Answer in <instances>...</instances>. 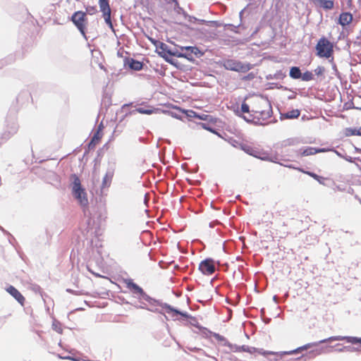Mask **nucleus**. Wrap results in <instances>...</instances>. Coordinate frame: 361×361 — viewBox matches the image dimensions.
Instances as JSON below:
<instances>
[{
  "label": "nucleus",
  "instance_id": "c03bdc74",
  "mask_svg": "<svg viewBox=\"0 0 361 361\" xmlns=\"http://www.w3.org/2000/svg\"><path fill=\"white\" fill-rule=\"evenodd\" d=\"M154 306H156V304L154 305ZM142 308L147 309L151 312H157V309L154 308V305H151V307L149 308L146 307L145 306H142Z\"/></svg>",
  "mask_w": 361,
  "mask_h": 361
},
{
  "label": "nucleus",
  "instance_id": "72a5a7b5",
  "mask_svg": "<svg viewBox=\"0 0 361 361\" xmlns=\"http://www.w3.org/2000/svg\"><path fill=\"white\" fill-rule=\"evenodd\" d=\"M103 17L104 18L105 23L109 25V27L114 30V26L111 20V13L104 14Z\"/></svg>",
  "mask_w": 361,
  "mask_h": 361
},
{
  "label": "nucleus",
  "instance_id": "bb28decb",
  "mask_svg": "<svg viewBox=\"0 0 361 361\" xmlns=\"http://www.w3.org/2000/svg\"><path fill=\"white\" fill-rule=\"evenodd\" d=\"M140 300H144L149 302L150 305H154L155 304L158 303L157 300L152 298L150 296H149L145 291L142 292V293L138 297Z\"/></svg>",
  "mask_w": 361,
  "mask_h": 361
},
{
  "label": "nucleus",
  "instance_id": "6e6d98bb",
  "mask_svg": "<svg viewBox=\"0 0 361 361\" xmlns=\"http://www.w3.org/2000/svg\"><path fill=\"white\" fill-rule=\"evenodd\" d=\"M353 0H347L348 5L350 6Z\"/></svg>",
  "mask_w": 361,
  "mask_h": 361
},
{
  "label": "nucleus",
  "instance_id": "dca6fc26",
  "mask_svg": "<svg viewBox=\"0 0 361 361\" xmlns=\"http://www.w3.org/2000/svg\"><path fill=\"white\" fill-rule=\"evenodd\" d=\"M353 20V16L351 13L348 12L342 13L340 15L338 23L342 26H345L349 25Z\"/></svg>",
  "mask_w": 361,
  "mask_h": 361
},
{
  "label": "nucleus",
  "instance_id": "f3484780",
  "mask_svg": "<svg viewBox=\"0 0 361 361\" xmlns=\"http://www.w3.org/2000/svg\"><path fill=\"white\" fill-rule=\"evenodd\" d=\"M164 307L166 310V312L169 314L172 313V317L176 316V315H181L183 317L189 318V315L187 312H183L178 310L174 309L171 305L168 304H164Z\"/></svg>",
  "mask_w": 361,
  "mask_h": 361
},
{
  "label": "nucleus",
  "instance_id": "9d476101",
  "mask_svg": "<svg viewBox=\"0 0 361 361\" xmlns=\"http://www.w3.org/2000/svg\"><path fill=\"white\" fill-rule=\"evenodd\" d=\"M18 126L16 123H13L11 126V130L4 132L0 135V146L6 142L13 134L17 132Z\"/></svg>",
  "mask_w": 361,
  "mask_h": 361
},
{
  "label": "nucleus",
  "instance_id": "de8ad7c7",
  "mask_svg": "<svg viewBox=\"0 0 361 361\" xmlns=\"http://www.w3.org/2000/svg\"><path fill=\"white\" fill-rule=\"evenodd\" d=\"M348 348H350V346H344L342 348L337 349L338 352H343L344 350H348Z\"/></svg>",
  "mask_w": 361,
  "mask_h": 361
},
{
  "label": "nucleus",
  "instance_id": "58836bf2",
  "mask_svg": "<svg viewBox=\"0 0 361 361\" xmlns=\"http://www.w3.org/2000/svg\"><path fill=\"white\" fill-rule=\"evenodd\" d=\"M200 125L201 126V127L205 130H207L213 133H215L216 135H219L218 133L213 128H212L209 125L208 123H200Z\"/></svg>",
  "mask_w": 361,
  "mask_h": 361
},
{
  "label": "nucleus",
  "instance_id": "423d86ee",
  "mask_svg": "<svg viewBox=\"0 0 361 361\" xmlns=\"http://www.w3.org/2000/svg\"><path fill=\"white\" fill-rule=\"evenodd\" d=\"M71 20L75 24V25L77 27V28L79 30L80 33L82 35V36L86 38L85 35V13L82 11H76L75 12L72 17Z\"/></svg>",
  "mask_w": 361,
  "mask_h": 361
},
{
  "label": "nucleus",
  "instance_id": "5fc2aeb1",
  "mask_svg": "<svg viewBox=\"0 0 361 361\" xmlns=\"http://www.w3.org/2000/svg\"><path fill=\"white\" fill-rule=\"evenodd\" d=\"M149 39H150V41H151L154 44H157V41H156V40H154V39H152V38H150Z\"/></svg>",
  "mask_w": 361,
  "mask_h": 361
},
{
  "label": "nucleus",
  "instance_id": "ddd939ff",
  "mask_svg": "<svg viewBox=\"0 0 361 361\" xmlns=\"http://www.w3.org/2000/svg\"><path fill=\"white\" fill-rule=\"evenodd\" d=\"M325 152H327V149L325 148H316V147H308L304 149H301L300 154L302 156L306 157V156H309V155H313L317 153Z\"/></svg>",
  "mask_w": 361,
  "mask_h": 361
},
{
  "label": "nucleus",
  "instance_id": "f8f14e48",
  "mask_svg": "<svg viewBox=\"0 0 361 361\" xmlns=\"http://www.w3.org/2000/svg\"><path fill=\"white\" fill-rule=\"evenodd\" d=\"M335 0H312L313 3L324 8V10H331L334 8Z\"/></svg>",
  "mask_w": 361,
  "mask_h": 361
},
{
  "label": "nucleus",
  "instance_id": "79ce46f5",
  "mask_svg": "<svg viewBox=\"0 0 361 361\" xmlns=\"http://www.w3.org/2000/svg\"><path fill=\"white\" fill-rule=\"evenodd\" d=\"M86 11L90 15H93L97 12V8L95 6H88L86 8Z\"/></svg>",
  "mask_w": 361,
  "mask_h": 361
},
{
  "label": "nucleus",
  "instance_id": "c756f323",
  "mask_svg": "<svg viewBox=\"0 0 361 361\" xmlns=\"http://www.w3.org/2000/svg\"><path fill=\"white\" fill-rule=\"evenodd\" d=\"M303 81H310L314 79V76L312 72L307 71L302 74L300 78Z\"/></svg>",
  "mask_w": 361,
  "mask_h": 361
},
{
  "label": "nucleus",
  "instance_id": "b1692460",
  "mask_svg": "<svg viewBox=\"0 0 361 361\" xmlns=\"http://www.w3.org/2000/svg\"><path fill=\"white\" fill-rule=\"evenodd\" d=\"M300 143V140L298 137H291L283 140L281 143L282 147L294 146Z\"/></svg>",
  "mask_w": 361,
  "mask_h": 361
},
{
  "label": "nucleus",
  "instance_id": "f257e3e1",
  "mask_svg": "<svg viewBox=\"0 0 361 361\" xmlns=\"http://www.w3.org/2000/svg\"><path fill=\"white\" fill-rule=\"evenodd\" d=\"M335 341H345L347 343H350L352 344H360L361 345V338L355 337V336H331L329 338L321 340L317 342L310 343L305 344L301 347H299L295 350L290 351H283L280 353H274L272 351H263L261 353L264 355H271L274 356V358H270L271 361H277L279 359H281L282 357L285 355H293L301 352L302 350H307L310 348L317 346L319 344L324 343L327 342H331Z\"/></svg>",
  "mask_w": 361,
  "mask_h": 361
},
{
  "label": "nucleus",
  "instance_id": "e433bc0d",
  "mask_svg": "<svg viewBox=\"0 0 361 361\" xmlns=\"http://www.w3.org/2000/svg\"><path fill=\"white\" fill-rule=\"evenodd\" d=\"M135 111L142 114H147V115H149L153 112V111L151 109H145L142 107H139V108L136 109L135 110Z\"/></svg>",
  "mask_w": 361,
  "mask_h": 361
},
{
  "label": "nucleus",
  "instance_id": "09e8293b",
  "mask_svg": "<svg viewBox=\"0 0 361 361\" xmlns=\"http://www.w3.org/2000/svg\"><path fill=\"white\" fill-rule=\"evenodd\" d=\"M343 159H345L346 161H348V162H350V163L354 161L353 158H352L351 157H348V156L344 157Z\"/></svg>",
  "mask_w": 361,
  "mask_h": 361
},
{
  "label": "nucleus",
  "instance_id": "f03ea898",
  "mask_svg": "<svg viewBox=\"0 0 361 361\" xmlns=\"http://www.w3.org/2000/svg\"><path fill=\"white\" fill-rule=\"evenodd\" d=\"M259 105L260 107H264L265 109H261L260 108H253L251 111L252 114H249L248 116H243V118L247 122L252 123L255 125L265 126L269 123L266 121L270 118L272 115V108L269 102L267 99H260L259 101Z\"/></svg>",
  "mask_w": 361,
  "mask_h": 361
},
{
  "label": "nucleus",
  "instance_id": "aec40b11",
  "mask_svg": "<svg viewBox=\"0 0 361 361\" xmlns=\"http://www.w3.org/2000/svg\"><path fill=\"white\" fill-rule=\"evenodd\" d=\"M300 111L298 109H293L292 111H288L285 114H281V119H293L299 117Z\"/></svg>",
  "mask_w": 361,
  "mask_h": 361
},
{
  "label": "nucleus",
  "instance_id": "20e7f679",
  "mask_svg": "<svg viewBox=\"0 0 361 361\" xmlns=\"http://www.w3.org/2000/svg\"><path fill=\"white\" fill-rule=\"evenodd\" d=\"M224 67L226 70L246 73L252 68V66L248 63H243L234 59H227L224 62Z\"/></svg>",
  "mask_w": 361,
  "mask_h": 361
},
{
  "label": "nucleus",
  "instance_id": "13d9d810",
  "mask_svg": "<svg viewBox=\"0 0 361 361\" xmlns=\"http://www.w3.org/2000/svg\"><path fill=\"white\" fill-rule=\"evenodd\" d=\"M269 321H270V319H266L265 322L268 323V322H269Z\"/></svg>",
  "mask_w": 361,
  "mask_h": 361
},
{
  "label": "nucleus",
  "instance_id": "2f4dec72",
  "mask_svg": "<svg viewBox=\"0 0 361 361\" xmlns=\"http://www.w3.org/2000/svg\"><path fill=\"white\" fill-rule=\"evenodd\" d=\"M101 137L102 136L100 135V132H99V130H97V132L94 134L89 145L90 146L92 145H94L96 144V142H97L100 140Z\"/></svg>",
  "mask_w": 361,
  "mask_h": 361
},
{
  "label": "nucleus",
  "instance_id": "8fccbe9b",
  "mask_svg": "<svg viewBox=\"0 0 361 361\" xmlns=\"http://www.w3.org/2000/svg\"><path fill=\"white\" fill-rule=\"evenodd\" d=\"M360 350L358 348H355V347H351L350 346V348H348V351H358Z\"/></svg>",
  "mask_w": 361,
  "mask_h": 361
},
{
  "label": "nucleus",
  "instance_id": "c85d7f7f",
  "mask_svg": "<svg viewBox=\"0 0 361 361\" xmlns=\"http://www.w3.org/2000/svg\"><path fill=\"white\" fill-rule=\"evenodd\" d=\"M168 55L177 56L178 58L187 57L189 56L188 54H183V51H178V50H173L171 49H170V51H168Z\"/></svg>",
  "mask_w": 361,
  "mask_h": 361
},
{
  "label": "nucleus",
  "instance_id": "a19ab883",
  "mask_svg": "<svg viewBox=\"0 0 361 361\" xmlns=\"http://www.w3.org/2000/svg\"><path fill=\"white\" fill-rule=\"evenodd\" d=\"M241 111L243 113H250V106L247 104L245 102L242 103L241 104Z\"/></svg>",
  "mask_w": 361,
  "mask_h": 361
},
{
  "label": "nucleus",
  "instance_id": "2eb2a0df",
  "mask_svg": "<svg viewBox=\"0 0 361 361\" xmlns=\"http://www.w3.org/2000/svg\"><path fill=\"white\" fill-rule=\"evenodd\" d=\"M126 285H127V288H129L134 295H136L137 296V298L144 291L141 287H140L138 285L135 283L132 280H128L126 282Z\"/></svg>",
  "mask_w": 361,
  "mask_h": 361
},
{
  "label": "nucleus",
  "instance_id": "6ab92c4d",
  "mask_svg": "<svg viewBox=\"0 0 361 361\" xmlns=\"http://www.w3.org/2000/svg\"><path fill=\"white\" fill-rule=\"evenodd\" d=\"M128 67L134 71H140L142 69L143 63L133 59H130L127 61Z\"/></svg>",
  "mask_w": 361,
  "mask_h": 361
},
{
  "label": "nucleus",
  "instance_id": "473e14b6",
  "mask_svg": "<svg viewBox=\"0 0 361 361\" xmlns=\"http://www.w3.org/2000/svg\"><path fill=\"white\" fill-rule=\"evenodd\" d=\"M224 345L229 347V348L234 351V352H240L241 346L237 345L235 344H231L228 341H226V343H224Z\"/></svg>",
  "mask_w": 361,
  "mask_h": 361
},
{
  "label": "nucleus",
  "instance_id": "680f3d73",
  "mask_svg": "<svg viewBox=\"0 0 361 361\" xmlns=\"http://www.w3.org/2000/svg\"><path fill=\"white\" fill-rule=\"evenodd\" d=\"M357 109L361 110V107H357Z\"/></svg>",
  "mask_w": 361,
  "mask_h": 361
},
{
  "label": "nucleus",
  "instance_id": "f704fd0d",
  "mask_svg": "<svg viewBox=\"0 0 361 361\" xmlns=\"http://www.w3.org/2000/svg\"><path fill=\"white\" fill-rule=\"evenodd\" d=\"M347 131L348 133H347L348 135H360L361 136V128L359 129H353V128H348Z\"/></svg>",
  "mask_w": 361,
  "mask_h": 361
},
{
  "label": "nucleus",
  "instance_id": "4d7b16f0",
  "mask_svg": "<svg viewBox=\"0 0 361 361\" xmlns=\"http://www.w3.org/2000/svg\"><path fill=\"white\" fill-rule=\"evenodd\" d=\"M243 13V11H241L240 12V18H241V16H242Z\"/></svg>",
  "mask_w": 361,
  "mask_h": 361
},
{
  "label": "nucleus",
  "instance_id": "9b49d317",
  "mask_svg": "<svg viewBox=\"0 0 361 361\" xmlns=\"http://www.w3.org/2000/svg\"><path fill=\"white\" fill-rule=\"evenodd\" d=\"M6 291L12 295L20 305H23L25 298L23 295L13 286H9L6 288Z\"/></svg>",
  "mask_w": 361,
  "mask_h": 361
},
{
  "label": "nucleus",
  "instance_id": "4be33fe9",
  "mask_svg": "<svg viewBox=\"0 0 361 361\" xmlns=\"http://www.w3.org/2000/svg\"><path fill=\"white\" fill-rule=\"evenodd\" d=\"M73 194H75L78 192H82V190H85L82 187L80 184V180L78 176L75 175H73Z\"/></svg>",
  "mask_w": 361,
  "mask_h": 361
},
{
  "label": "nucleus",
  "instance_id": "7ed1b4c3",
  "mask_svg": "<svg viewBox=\"0 0 361 361\" xmlns=\"http://www.w3.org/2000/svg\"><path fill=\"white\" fill-rule=\"evenodd\" d=\"M316 50L318 56L329 59L333 55L334 45L329 39L323 37L318 41L316 45Z\"/></svg>",
  "mask_w": 361,
  "mask_h": 361
},
{
  "label": "nucleus",
  "instance_id": "a211bd4d",
  "mask_svg": "<svg viewBox=\"0 0 361 361\" xmlns=\"http://www.w3.org/2000/svg\"><path fill=\"white\" fill-rule=\"evenodd\" d=\"M191 114L192 115H190V116H192L194 118H198L200 120L207 121L211 122V123L216 122V119L212 116H211V115L206 114H204V113L198 114V113L195 112V111H191Z\"/></svg>",
  "mask_w": 361,
  "mask_h": 361
},
{
  "label": "nucleus",
  "instance_id": "052dcab7",
  "mask_svg": "<svg viewBox=\"0 0 361 361\" xmlns=\"http://www.w3.org/2000/svg\"><path fill=\"white\" fill-rule=\"evenodd\" d=\"M128 106V104H124V105L123 106V108H124V107H125V106Z\"/></svg>",
  "mask_w": 361,
  "mask_h": 361
},
{
  "label": "nucleus",
  "instance_id": "393cba45",
  "mask_svg": "<svg viewBox=\"0 0 361 361\" xmlns=\"http://www.w3.org/2000/svg\"><path fill=\"white\" fill-rule=\"evenodd\" d=\"M243 150L247 154L256 157L257 156H259V149L253 148L251 146L245 145L242 147Z\"/></svg>",
  "mask_w": 361,
  "mask_h": 361
},
{
  "label": "nucleus",
  "instance_id": "e2e57ef3",
  "mask_svg": "<svg viewBox=\"0 0 361 361\" xmlns=\"http://www.w3.org/2000/svg\"><path fill=\"white\" fill-rule=\"evenodd\" d=\"M213 359H214L215 361H217V359H216L215 357H213Z\"/></svg>",
  "mask_w": 361,
  "mask_h": 361
},
{
  "label": "nucleus",
  "instance_id": "4c0bfd02",
  "mask_svg": "<svg viewBox=\"0 0 361 361\" xmlns=\"http://www.w3.org/2000/svg\"><path fill=\"white\" fill-rule=\"evenodd\" d=\"M307 173L311 177H312L314 179L317 180L319 183L324 184V183L322 182L324 178L322 177L318 176L317 174L313 172H307Z\"/></svg>",
  "mask_w": 361,
  "mask_h": 361
},
{
  "label": "nucleus",
  "instance_id": "37998d69",
  "mask_svg": "<svg viewBox=\"0 0 361 361\" xmlns=\"http://www.w3.org/2000/svg\"><path fill=\"white\" fill-rule=\"evenodd\" d=\"M214 337L215 338L219 341H222V342H224V343H226V341H228L225 337H224L223 336H221L218 334H214Z\"/></svg>",
  "mask_w": 361,
  "mask_h": 361
},
{
  "label": "nucleus",
  "instance_id": "7c9ffc66",
  "mask_svg": "<svg viewBox=\"0 0 361 361\" xmlns=\"http://www.w3.org/2000/svg\"><path fill=\"white\" fill-rule=\"evenodd\" d=\"M52 329H53V330L58 332L59 334H62V332H63L61 324L56 320H54V322L52 323Z\"/></svg>",
  "mask_w": 361,
  "mask_h": 361
},
{
  "label": "nucleus",
  "instance_id": "ea45409f",
  "mask_svg": "<svg viewBox=\"0 0 361 361\" xmlns=\"http://www.w3.org/2000/svg\"><path fill=\"white\" fill-rule=\"evenodd\" d=\"M329 62L332 64V69L334 71V74L339 77V72L337 69L336 65L334 63V58L331 57V59L329 60Z\"/></svg>",
  "mask_w": 361,
  "mask_h": 361
},
{
  "label": "nucleus",
  "instance_id": "49530a36",
  "mask_svg": "<svg viewBox=\"0 0 361 361\" xmlns=\"http://www.w3.org/2000/svg\"><path fill=\"white\" fill-rule=\"evenodd\" d=\"M327 151H333L334 152L338 157H341V158H343L344 156H343L339 152H338L337 150H335V149H326Z\"/></svg>",
  "mask_w": 361,
  "mask_h": 361
},
{
  "label": "nucleus",
  "instance_id": "c9c22d12",
  "mask_svg": "<svg viewBox=\"0 0 361 361\" xmlns=\"http://www.w3.org/2000/svg\"><path fill=\"white\" fill-rule=\"evenodd\" d=\"M240 351L247 352L250 353H253L257 351V349L254 347H250L247 345H241Z\"/></svg>",
  "mask_w": 361,
  "mask_h": 361
},
{
  "label": "nucleus",
  "instance_id": "4468645a",
  "mask_svg": "<svg viewBox=\"0 0 361 361\" xmlns=\"http://www.w3.org/2000/svg\"><path fill=\"white\" fill-rule=\"evenodd\" d=\"M161 51L159 52V54L165 59L166 61L173 63L172 60L168 56V51H170V48L169 46L163 42H159V46L158 47Z\"/></svg>",
  "mask_w": 361,
  "mask_h": 361
},
{
  "label": "nucleus",
  "instance_id": "39448f33",
  "mask_svg": "<svg viewBox=\"0 0 361 361\" xmlns=\"http://www.w3.org/2000/svg\"><path fill=\"white\" fill-rule=\"evenodd\" d=\"M73 195L82 207L85 216H88L90 219H94V215L92 214V212L94 210V208H92V210H90L87 207L88 200L85 191L82 190L81 192H78Z\"/></svg>",
  "mask_w": 361,
  "mask_h": 361
},
{
  "label": "nucleus",
  "instance_id": "6e6552de",
  "mask_svg": "<svg viewBox=\"0 0 361 361\" xmlns=\"http://www.w3.org/2000/svg\"><path fill=\"white\" fill-rule=\"evenodd\" d=\"M180 49L183 54H188L189 55L187 57H184L189 61L193 60V55L197 57H200L203 55V53L196 47H180Z\"/></svg>",
  "mask_w": 361,
  "mask_h": 361
},
{
  "label": "nucleus",
  "instance_id": "a878e982",
  "mask_svg": "<svg viewBox=\"0 0 361 361\" xmlns=\"http://www.w3.org/2000/svg\"><path fill=\"white\" fill-rule=\"evenodd\" d=\"M289 75L293 79H299L301 78L302 73L300 68L294 66L290 68Z\"/></svg>",
  "mask_w": 361,
  "mask_h": 361
},
{
  "label": "nucleus",
  "instance_id": "603ef678",
  "mask_svg": "<svg viewBox=\"0 0 361 361\" xmlns=\"http://www.w3.org/2000/svg\"><path fill=\"white\" fill-rule=\"evenodd\" d=\"M273 300H274V301L276 303H277V302H278V300H279V298H278V297H277L276 295H274V296L273 297Z\"/></svg>",
  "mask_w": 361,
  "mask_h": 361
},
{
  "label": "nucleus",
  "instance_id": "cd10ccee",
  "mask_svg": "<svg viewBox=\"0 0 361 361\" xmlns=\"http://www.w3.org/2000/svg\"><path fill=\"white\" fill-rule=\"evenodd\" d=\"M325 68L324 66H317L314 72L317 76L320 78V80H323L325 78L324 73H325Z\"/></svg>",
  "mask_w": 361,
  "mask_h": 361
},
{
  "label": "nucleus",
  "instance_id": "5701e85b",
  "mask_svg": "<svg viewBox=\"0 0 361 361\" xmlns=\"http://www.w3.org/2000/svg\"><path fill=\"white\" fill-rule=\"evenodd\" d=\"M99 5L103 15L111 13V8L108 0H99Z\"/></svg>",
  "mask_w": 361,
  "mask_h": 361
},
{
  "label": "nucleus",
  "instance_id": "a18cd8bd",
  "mask_svg": "<svg viewBox=\"0 0 361 361\" xmlns=\"http://www.w3.org/2000/svg\"><path fill=\"white\" fill-rule=\"evenodd\" d=\"M149 200V196L148 193H145V197H144V203L146 206H147L148 202Z\"/></svg>",
  "mask_w": 361,
  "mask_h": 361
},
{
  "label": "nucleus",
  "instance_id": "0eeeda50",
  "mask_svg": "<svg viewBox=\"0 0 361 361\" xmlns=\"http://www.w3.org/2000/svg\"><path fill=\"white\" fill-rule=\"evenodd\" d=\"M199 270L204 275H211L215 271L214 261L207 258L200 262Z\"/></svg>",
  "mask_w": 361,
  "mask_h": 361
},
{
  "label": "nucleus",
  "instance_id": "bf43d9fd",
  "mask_svg": "<svg viewBox=\"0 0 361 361\" xmlns=\"http://www.w3.org/2000/svg\"><path fill=\"white\" fill-rule=\"evenodd\" d=\"M302 357H303V356H301V357H298L297 360H300V359H302Z\"/></svg>",
  "mask_w": 361,
  "mask_h": 361
},
{
  "label": "nucleus",
  "instance_id": "1a4fd4ad",
  "mask_svg": "<svg viewBox=\"0 0 361 361\" xmlns=\"http://www.w3.org/2000/svg\"><path fill=\"white\" fill-rule=\"evenodd\" d=\"M114 174V166L109 168L103 178L102 183V189L109 188L111 185V180Z\"/></svg>",
  "mask_w": 361,
  "mask_h": 361
},
{
  "label": "nucleus",
  "instance_id": "412c9836",
  "mask_svg": "<svg viewBox=\"0 0 361 361\" xmlns=\"http://www.w3.org/2000/svg\"><path fill=\"white\" fill-rule=\"evenodd\" d=\"M258 159L265 161H269L274 163H278L276 156H270L269 154L259 150V156L256 157Z\"/></svg>",
  "mask_w": 361,
  "mask_h": 361
},
{
  "label": "nucleus",
  "instance_id": "3c124183",
  "mask_svg": "<svg viewBox=\"0 0 361 361\" xmlns=\"http://www.w3.org/2000/svg\"><path fill=\"white\" fill-rule=\"evenodd\" d=\"M282 166H286V167H288V168H293L294 169V167L291 165H286V164H282V163H279Z\"/></svg>",
  "mask_w": 361,
  "mask_h": 361
},
{
  "label": "nucleus",
  "instance_id": "864d4df0",
  "mask_svg": "<svg viewBox=\"0 0 361 361\" xmlns=\"http://www.w3.org/2000/svg\"><path fill=\"white\" fill-rule=\"evenodd\" d=\"M103 128V126H102V123H101L99 126H98V129L97 130H99V132H100V130H102V129Z\"/></svg>",
  "mask_w": 361,
  "mask_h": 361
}]
</instances>
